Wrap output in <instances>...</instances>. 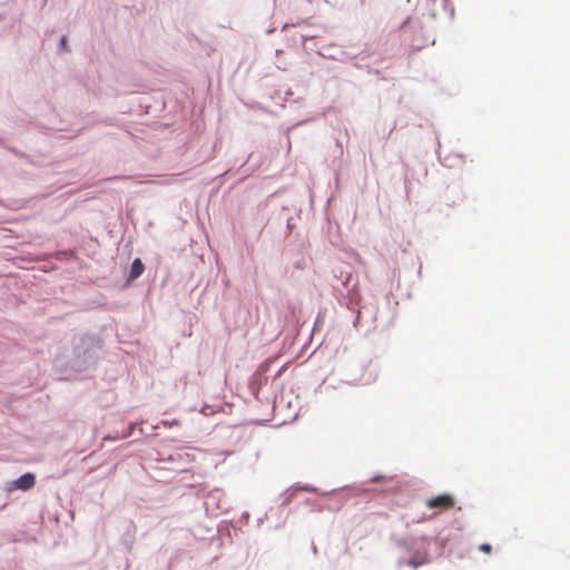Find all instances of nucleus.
<instances>
[{"label":"nucleus","instance_id":"f257e3e1","mask_svg":"<svg viewBox=\"0 0 570 570\" xmlns=\"http://www.w3.org/2000/svg\"><path fill=\"white\" fill-rule=\"evenodd\" d=\"M35 482H36L35 474L26 473V474L21 475L20 478H18L17 480L12 481L9 484L8 489L9 490H13V489L29 490L35 485Z\"/></svg>","mask_w":570,"mask_h":570},{"label":"nucleus","instance_id":"f03ea898","mask_svg":"<svg viewBox=\"0 0 570 570\" xmlns=\"http://www.w3.org/2000/svg\"><path fill=\"white\" fill-rule=\"evenodd\" d=\"M144 269H145V266H144L142 262L140 261V258L134 259V262L131 264V269H130V278L135 279V278L139 277L142 274Z\"/></svg>","mask_w":570,"mask_h":570},{"label":"nucleus","instance_id":"7ed1b4c3","mask_svg":"<svg viewBox=\"0 0 570 570\" xmlns=\"http://www.w3.org/2000/svg\"><path fill=\"white\" fill-rule=\"evenodd\" d=\"M289 491V497H298L303 493H316V489L313 487H293Z\"/></svg>","mask_w":570,"mask_h":570},{"label":"nucleus","instance_id":"20e7f679","mask_svg":"<svg viewBox=\"0 0 570 570\" xmlns=\"http://www.w3.org/2000/svg\"><path fill=\"white\" fill-rule=\"evenodd\" d=\"M428 505L429 508L433 509V508H443V509H449L453 505V501H436V500H433V501H428Z\"/></svg>","mask_w":570,"mask_h":570},{"label":"nucleus","instance_id":"39448f33","mask_svg":"<svg viewBox=\"0 0 570 570\" xmlns=\"http://www.w3.org/2000/svg\"><path fill=\"white\" fill-rule=\"evenodd\" d=\"M479 549L484 553H490L492 551V548L489 543H482Z\"/></svg>","mask_w":570,"mask_h":570},{"label":"nucleus","instance_id":"423d86ee","mask_svg":"<svg viewBox=\"0 0 570 570\" xmlns=\"http://www.w3.org/2000/svg\"><path fill=\"white\" fill-rule=\"evenodd\" d=\"M434 499H442V500H445V499H452L451 495L449 494H440V495H436Z\"/></svg>","mask_w":570,"mask_h":570},{"label":"nucleus","instance_id":"0eeeda50","mask_svg":"<svg viewBox=\"0 0 570 570\" xmlns=\"http://www.w3.org/2000/svg\"><path fill=\"white\" fill-rule=\"evenodd\" d=\"M61 45H62L63 48H66V46H67V38L66 37L61 38Z\"/></svg>","mask_w":570,"mask_h":570}]
</instances>
